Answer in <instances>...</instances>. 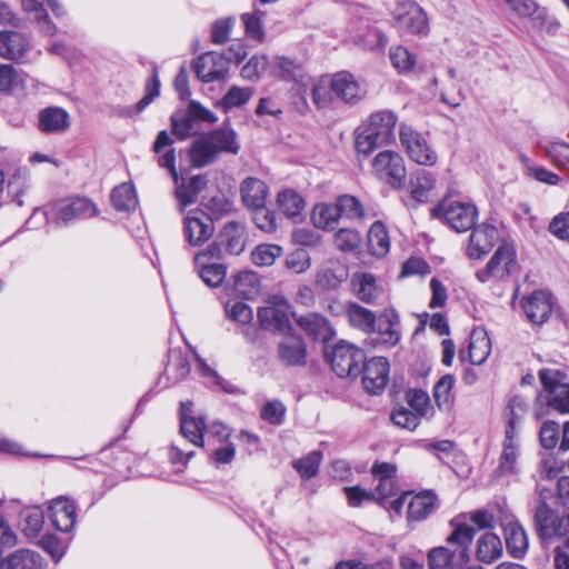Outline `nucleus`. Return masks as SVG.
I'll list each match as a JSON object with an SVG mask.
<instances>
[{
  "label": "nucleus",
  "mask_w": 569,
  "mask_h": 569,
  "mask_svg": "<svg viewBox=\"0 0 569 569\" xmlns=\"http://www.w3.org/2000/svg\"><path fill=\"white\" fill-rule=\"evenodd\" d=\"M453 531L447 541L455 549L438 547L429 552L430 569H465L469 561L468 547L471 543L475 530L458 519L451 521Z\"/></svg>",
  "instance_id": "obj_1"
},
{
  "label": "nucleus",
  "mask_w": 569,
  "mask_h": 569,
  "mask_svg": "<svg viewBox=\"0 0 569 569\" xmlns=\"http://www.w3.org/2000/svg\"><path fill=\"white\" fill-rule=\"evenodd\" d=\"M396 124L397 116L390 110L371 113L356 132L357 152L368 156L377 148L392 143Z\"/></svg>",
  "instance_id": "obj_2"
},
{
  "label": "nucleus",
  "mask_w": 569,
  "mask_h": 569,
  "mask_svg": "<svg viewBox=\"0 0 569 569\" xmlns=\"http://www.w3.org/2000/svg\"><path fill=\"white\" fill-rule=\"evenodd\" d=\"M246 228L242 223L227 222L219 231L217 238L207 248L197 252V260L201 261L206 256L223 259L226 254L238 256L246 248Z\"/></svg>",
  "instance_id": "obj_3"
},
{
  "label": "nucleus",
  "mask_w": 569,
  "mask_h": 569,
  "mask_svg": "<svg viewBox=\"0 0 569 569\" xmlns=\"http://www.w3.org/2000/svg\"><path fill=\"white\" fill-rule=\"evenodd\" d=\"M549 499H552L551 491L542 490L539 493L533 515L536 529L541 538L568 537L569 516L559 517L548 505Z\"/></svg>",
  "instance_id": "obj_4"
},
{
  "label": "nucleus",
  "mask_w": 569,
  "mask_h": 569,
  "mask_svg": "<svg viewBox=\"0 0 569 569\" xmlns=\"http://www.w3.org/2000/svg\"><path fill=\"white\" fill-rule=\"evenodd\" d=\"M399 140L409 159L420 166L432 167L438 161V153L426 136L411 126L401 123Z\"/></svg>",
  "instance_id": "obj_5"
},
{
  "label": "nucleus",
  "mask_w": 569,
  "mask_h": 569,
  "mask_svg": "<svg viewBox=\"0 0 569 569\" xmlns=\"http://www.w3.org/2000/svg\"><path fill=\"white\" fill-rule=\"evenodd\" d=\"M435 218H443L457 232L471 229L478 218L473 203L462 201H443L431 210Z\"/></svg>",
  "instance_id": "obj_6"
},
{
  "label": "nucleus",
  "mask_w": 569,
  "mask_h": 569,
  "mask_svg": "<svg viewBox=\"0 0 569 569\" xmlns=\"http://www.w3.org/2000/svg\"><path fill=\"white\" fill-rule=\"evenodd\" d=\"M371 168L375 176L390 187L399 189L403 186L407 170L400 153L391 150L381 151L372 159Z\"/></svg>",
  "instance_id": "obj_7"
},
{
  "label": "nucleus",
  "mask_w": 569,
  "mask_h": 569,
  "mask_svg": "<svg viewBox=\"0 0 569 569\" xmlns=\"http://www.w3.org/2000/svg\"><path fill=\"white\" fill-rule=\"evenodd\" d=\"M517 268V256L512 244L503 243L497 248L493 256L482 270L477 271L476 277L480 282L490 279L503 280Z\"/></svg>",
  "instance_id": "obj_8"
},
{
  "label": "nucleus",
  "mask_w": 569,
  "mask_h": 569,
  "mask_svg": "<svg viewBox=\"0 0 569 569\" xmlns=\"http://www.w3.org/2000/svg\"><path fill=\"white\" fill-rule=\"evenodd\" d=\"M291 306L282 297H271L266 306L258 310L260 327L267 330L286 333L290 329Z\"/></svg>",
  "instance_id": "obj_9"
},
{
  "label": "nucleus",
  "mask_w": 569,
  "mask_h": 569,
  "mask_svg": "<svg viewBox=\"0 0 569 569\" xmlns=\"http://www.w3.org/2000/svg\"><path fill=\"white\" fill-rule=\"evenodd\" d=\"M363 359L365 353L360 348L352 343L340 341L331 352L330 363L338 377L346 378L358 376Z\"/></svg>",
  "instance_id": "obj_10"
},
{
  "label": "nucleus",
  "mask_w": 569,
  "mask_h": 569,
  "mask_svg": "<svg viewBox=\"0 0 569 569\" xmlns=\"http://www.w3.org/2000/svg\"><path fill=\"white\" fill-rule=\"evenodd\" d=\"M395 27L407 34H426L428 18L421 7L415 2H402L393 11Z\"/></svg>",
  "instance_id": "obj_11"
},
{
  "label": "nucleus",
  "mask_w": 569,
  "mask_h": 569,
  "mask_svg": "<svg viewBox=\"0 0 569 569\" xmlns=\"http://www.w3.org/2000/svg\"><path fill=\"white\" fill-rule=\"evenodd\" d=\"M52 214L59 224L88 219L98 214L96 204L88 198L74 197L59 200L52 208Z\"/></svg>",
  "instance_id": "obj_12"
},
{
  "label": "nucleus",
  "mask_w": 569,
  "mask_h": 569,
  "mask_svg": "<svg viewBox=\"0 0 569 569\" xmlns=\"http://www.w3.org/2000/svg\"><path fill=\"white\" fill-rule=\"evenodd\" d=\"M521 471V460L517 430L511 420L506 428V436L498 467L495 471L497 477H516Z\"/></svg>",
  "instance_id": "obj_13"
},
{
  "label": "nucleus",
  "mask_w": 569,
  "mask_h": 569,
  "mask_svg": "<svg viewBox=\"0 0 569 569\" xmlns=\"http://www.w3.org/2000/svg\"><path fill=\"white\" fill-rule=\"evenodd\" d=\"M540 380L548 391V403L561 413L569 412V385L562 382V375L558 370L545 369L540 371Z\"/></svg>",
  "instance_id": "obj_14"
},
{
  "label": "nucleus",
  "mask_w": 569,
  "mask_h": 569,
  "mask_svg": "<svg viewBox=\"0 0 569 569\" xmlns=\"http://www.w3.org/2000/svg\"><path fill=\"white\" fill-rule=\"evenodd\" d=\"M184 236L193 247H200L208 241L214 231L211 218L202 210L188 212L183 220Z\"/></svg>",
  "instance_id": "obj_15"
},
{
  "label": "nucleus",
  "mask_w": 569,
  "mask_h": 569,
  "mask_svg": "<svg viewBox=\"0 0 569 569\" xmlns=\"http://www.w3.org/2000/svg\"><path fill=\"white\" fill-rule=\"evenodd\" d=\"M335 96L348 104H356L367 94L366 83L358 80L348 71H340L332 76Z\"/></svg>",
  "instance_id": "obj_16"
},
{
  "label": "nucleus",
  "mask_w": 569,
  "mask_h": 569,
  "mask_svg": "<svg viewBox=\"0 0 569 569\" xmlns=\"http://www.w3.org/2000/svg\"><path fill=\"white\" fill-rule=\"evenodd\" d=\"M193 70L202 82L223 79L229 70V58L218 52H207L194 60Z\"/></svg>",
  "instance_id": "obj_17"
},
{
  "label": "nucleus",
  "mask_w": 569,
  "mask_h": 569,
  "mask_svg": "<svg viewBox=\"0 0 569 569\" xmlns=\"http://www.w3.org/2000/svg\"><path fill=\"white\" fill-rule=\"evenodd\" d=\"M396 472V466L388 462H376L371 468L373 480L378 482L375 491L371 492L373 500L379 501L381 506L397 493Z\"/></svg>",
  "instance_id": "obj_18"
},
{
  "label": "nucleus",
  "mask_w": 569,
  "mask_h": 569,
  "mask_svg": "<svg viewBox=\"0 0 569 569\" xmlns=\"http://www.w3.org/2000/svg\"><path fill=\"white\" fill-rule=\"evenodd\" d=\"M362 383L371 395H379L389 380V362L385 357H373L363 363Z\"/></svg>",
  "instance_id": "obj_19"
},
{
  "label": "nucleus",
  "mask_w": 569,
  "mask_h": 569,
  "mask_svg": "<svg viewBox=\"0 0 569 569\" xmlns=\"http://www.w3.org/2000/svg\"><path fill=\"white\" fill-rule=\"evenodd\" d=\"M499 238L497 228L492 224L482 223L476 227L471 234L467 254L471 259H480L486 256L496 244Z\"/></svg>",
  "instance_id": "obj_20"
},
{
  "label": "nucleus",
  "mask_w": 569,
  "mask_h": 569,
  "mask_svg": "<svg viewBox=\"0 0 569 569\" xmlns=\"http://www.w3.org/2000/svg\"><path fill=\"white\" fill-rule=\"evenodd\" d=\"M522 308L529 321L541 326L552 312L550 295L542 290H536L522 300Z\"/></svg>",
  "instance_id": "obj_21"
},
{
  "label": "nucleus",
  "mask_w": 569,
  "mask_h": 569,
  "mask_svg": "<svg viewBox=\"0 0 569 569\" xmlns=\"http://www.w3.org/2000/svg\"><path fill=\"white\" fill-rule=\"evenodd\" d=\"M49 518L57 530L70 532L77 520L73 502L66 497L52 499L49 503Z\"/></svg>",
  "instance_id": "obj_22"
},
{
  "label": "nucleus",
  "mask_w": 569,
  "mask_h": 569,
  "mask_svg": "<svg viewBox=\"0 0 569 569\" xmlns=\"http://www.w3.org/2000/svg\"><path fill=\"white\" fill-rule=\"evenodd\" d=\"M377 322V342L388 348L397 346L401 339L398 312L393 308H387L379 315Z\"/></svg>",
  "instance_id": "obj_23"
},
{
  "label": "nucleus",
  "mask_w": 569,
  "mask_h": 569,
  "mask_svg": "<svg viewBox=\"0 0 569 569\" xmlns=\"http://www.w3.org/2000/svg\"><path fill=\"white\" fill-rule=\"evenodd\" d=\"M270 74L284 81L305 84L306 71L296 59L279 56L271 59Z\"/></svg>",
  "instance_id": "obj_24"
},
{
  "label": "nucleus",
  "mask_w": 569,
  "mask_h": 569,
  "mask_svg": "<svg viewBox=\"0 0 569 569\" xmlns=\"http://www.w3.org/2000/svg\"><path fill=\"white\" fill-rule=\"evenodd\" d=\"M353 295L366 303L375 302L382 295V287L376 277L367 272H356L351 277Z\"/></svg>",
  "instance_id": "obj_25"
},
{
  "label": "nucleus",
  "mask_w": 569,
  "mask_h": 569,
  "mask_svg": "<svg viewBox=\"0 0 569 569\" xmlns=\"http://www.w3.org/2000/svg\"><path fill=\"white\" fill-rule=\"evenodd\" d=\"M46 560L30 549H18L0 561V569H46Z\"/></svg>",
  "instance_id": "obj_26"
},
{
  "label": "nucleus",
  "mask_w": 569,
  "mask_h": 569,
  "mask_svg": "<svg viewBox=\"0 0 569 569\" xmlns=\"http://www.w3.org/2000/svg\"><path fill=\"white\" fill-rule=\"evenodd\" d=\"M296 322L306 333L321 341H328L336 335L329 321L316 312L299 316Z\"/></svg>",
  "instance_id": "obj_27"
},
{
  "label": "nucleus",
  "mask_w": 569,
  "mask_h": 569,
  "mask_svg": "<svg viewBox=\"0 0 569 569\" xmlns=\"http://www.w3.org/2000/svg\"><path fill=\"white\" fill-rule=\"evenodd\" d=\"M280 361L286 366H302L306 363V346L301 337L287 335L279 345Z\"/></svg>",
  "instance_id": "obj_28"
},
{
  "label": "nucleus",
  "mask_w": 569,
  "mask_h": 569,
  "mask_svg": "<svg viewBox=\"0 0 569 569\" xmlns=\"http://www.w3.org/2000/svg\"><path fill=\"white\" fill-rule=\"evenodd\" d=\"M241 199L244 206L252 210L264 208L268 198V187L258 178H247L240 187Z\"/></svg>",
  "instance_id": "obj_29"
},
{
  "label": "nucleus",
  "mask_w": 569,
  "mask_h": 569,
  "mask_svg": "<svg viewBox=\"0 0 569 569\" xmlns=\"http://www.w3.org/2000/svg\"><path fill=\"white\" fill-rule=\"evenodd\" d=\"M278 209L293 222H300L303 219L306 202L302 196L293 189H283L277 196Z\"/></svg>",
  "instance_id": "obj_30"
},
{
  "label": "nucleus",
  "mask_w": 569,
  "mask_h": 569,
  "mask_svg": "<svg viewBox=\"0 0 569 569\" xmlns=\"http://www.w3.org/2000/svg\"><path fill=\"white\" fill-rule=\"evenodd\" d=\"M505 540L511 557L522 559L529 548V539L525 528L518 521L505 525Z\"/></svg>",
  "instance_id": "obj_31"
},
{
  "label": "nucleus",
  "mask_w": 569,
  "mask_h": 569,
  "mask_svg": "<svg viewBox=\"0 0 569 569\" xmlns=\"http://www.w3.org/2000/svg\"><path fill=\"white\" fill-rule=\"evenodd\" d=\"M436 497L430 491L420 492L408 499L407 521L419 522L425 520L435 510Z\"/></svg>",
  "instance_id": "obj_32"
},
{
  "label": "nucleus",
  "mask_w": 569,
  "mask_h": 569,
  "mask_svg": "<svg viewBox=\"0 0 569 569\" xmlns=\"http://www.w3.org/2000/svg\"><path fill=\"white\" fill-rule=\"evenodd\" d=\"M29 49L26 37L16 31L0 32V56L4 59L19 60Z\"/></svg>",
  "instance_id": "obj_33"
},
{
  "label": "nucleus",
  "mask_w": 569,
  "mask_h": 569,
  "mask_svg": "<svg viewBox=\"0 0 569 569\" xmlns=\"http://www.w3.org/2000/svg\"><path fill=\"white\" fill-rule=\"evenodd\" d=\"M346 317L352 328L365 333H371L376 330L377 316L375 312L356 302H349L346 306Z\"/></svg>",
  "instance_id": "obj_34"
},
{
  "label": "nucleus",
  "mask_w": 569,
  "mask_h": 569,
  "mask_svg": "<svg viewBox=\"0 0 569 569\" xmlns=\"http://www.w3.org/2000/svg\"><path fill=\"white\" fill-rule=\"evenodd\" d=\"M217 257L206 256L201 261L197 260V253L193 257L194 266L198 269L199 277L209 287L216 288L222 283L227 274V268L222 263H211Z\"/></svg>",
  "instance_id": "obj_35"
},
{
  "label": "nucleus",
  "mask_w": 569,
  "mask_h": 569,
  "mask_svg": "<svg viewBox=\"0 0 569 569\" xmlns=\"http://www.w3.org/2000/svg\"><path fill=\"white\" fill-rule=\"evenodd\" d=\"M491 352V340L486 330L473 329L468 347L469 360L472 365H482Z\"/></svg>",
  "instance_id": "obj_36"
},
{
  "label": "nucleus",
  "mask_w": 569,
  "mask_h": 569,
  "mask_svg": "<svg viewBox=\"0 0 569 569\" xmlns=\"http://www.w3.org/2000/svg\"><path fill=\"white\" fill-rule=\"evenodd\" d=\"M190 160L197 168L206 167L218 159V153L206 133L199 136L191 144Z\"/></svg>",
  "instance_id": "obj_37"
},
{
  "label": "nucleus",
  "mask_w": 569,
  "mask_h": 569,
  "mask_svg": "<svg viewBox=\"0 0 569 569\" xmlns=\"http://www.w3.org/2000/svg\"><path fill=\"white\" fill-rule=\"evenodd\" d=\"M502 542L498 535L486 532L477 540L476 556L479 561L491 563L502 555Z\"/></svg>",
  "instance_id": "obj_38"
},
{
  "label": "nucleus",
  "mask_w": 569,
  "mask_h": 569,
  "mask_svg": "<svg viewBox=\"0 0 569 569\" xmlns=\"http://www.w3.org/2000/svg\"><path fill=\"white\" fill-rule=\"evenodd\" d=\"M206 134L213 144L218 156L220 153L237 154L240 150L237 133L231 128H218Z\"/></svg>",
  "instance_id": "obj_39"
},
{
  "label": "nucleus",
  "mask_w": 569,
  "mask_h": 569,
  "mask_svg": "<svg viewBox=\"0 0 569 569\" xmlns=\"http://www.w3.org/2000/svg\"><path fill=\"white\" fill-rule=\"evenodd\" d=\"M39 126L43 132H61L69 127V116L61 108H47L39 116Z\"/></svg>",
  "instance_id": "obj_40"
},
{
  "label": "nucleus",
  "mask_w": 569,
  "mask_h": 569,
  "mask_svg": "<svg viewBox=\"0 0 569 569\" xmlns=\"http://www.w3.org/2000/svg\"><path fill=\"white\" fill-rule=\"evenodd\" d=\"M368 247L371 254L385 257L390 250V238L386 226L381 221L371 224L368 231Z\"/></svg>",
  "instance_id": "obj_41"
},
{
  "label": "nucleus",
  "mask_w": 569,
  "mask_h": 569,
  "mask_svg": "<svg viewBox=\"0 0 569 569\" xmlns=\"http://www.w3.org/2000/svg\"><path fill=\"white\" fill-rule=\"evenodd\" d=\"M339 218L337 202L335 204L320 202L311 211V221L318 229L332 230Z\"/></svg>",
  "instance_id": "obj_42"
},
{
  "label": "nucleus",
  "mask_w": 569,
  "mask_h": 569,
  "mask_svg": "<svg viewBox=\"0 0 569 569\" xmlns=\"http://www.w3.org/2000/svg\"><path fill=\"white\" fill-rule=\"evenodd\" d=\"M233 289L246 299L256 297L260 291V281L253 271H241L234 277Z\"/></svg>",
  "instance_id": "obj_43"
},
{
  "label": "nucleus",
  "mask_w": 569,
  "mask_h": 569,
  "mask_svg": "<svg viewBox=\"0 0 569 569\" xmlns=\"http://www.w3.org/2000/svg\"><path fill=\"white\" fill-rule=\"evenodd\" d=\"M336 202L340 217L349 220H363L367 217L362 202L355 196L342 194Z\"/></svg>",
  "instance_id": "obj_44"
},
{
  "label": "nucleus",
  "mask_w": 569,
  "mask_h": 569,
  "mask_svg": "<svg viewBox=\"0 0 569 569\" xmlns=\"http://www.w3.org/2000/svg\"><path fill=\"white\" fill-rule=\"evenodd\" d=\"M311 97L313 103L318 108H326L331 104L336 98L332 86V76L321 77L316 80L311 87Z\"/></svg>",
  "instance_id": "obj_45"
},
{
  "label": "nucleus",
  "mask_w": 569,
  "mask_h": 569,
  "mask_svg": "<svg viewBox=\"0 0 569 569\" xmlns=\"http://www.w3.org/2000/svg\"><path fill=\"white\" fill-rule=\"evenodd\" d=\"M353 43L365 50H382L388 44V37L378 28H369L365 33L357 34L352 39Z\"/></svg>",
  "instance_id": "obj_46"
},
{
  "label": "nucleus",
  "mask_w": 569,
  "mask_h": 569,
  "mask_svg": "<svg viewBox=\"0 0 569 569\" xmlns=\"http://www.w3.org/2000/svg\"><path fill=\"white\" fill-rule=\"evenodd\" d=\"M111 201L117 210H131L137 206V194L132 184L122 183L116 187L111 193Z\"/></svg>",
  "instance_id": "obj_47"
},
{
  "label": "nucleus",
  "mask_w": 569,
  "mask_h": 569,
  "mask_svg": "<svg viewBox=\"0 0 569 569\" xmlns=\"http://www.w3.org/2000/svg\"><path fill=\"white\" fill-rule=\"evenodd\" d=\"M410 410L420 418H430L433 416V407L430 403L428 393L423 390H409L406 393Z\"/></svg>",
  "instance_id": "obj_48"
},
{
  "label": "nucleus",
  "mask_w": 569,
  "mask_h": 569,
  "mask_svg": "<svg viewBox=\"0 0 569 569\" xmlns=\"http://www.w3.org/2000/svg\"><path fill=\"white\" fill-rule=\"evenodd\" d=\"M435 176L425 170H420L416 173L415 179L411 181V196L418 202L427 200L429 192L435 187Z\"/></svg>",
  "instance_id": "obj_49"
},
{
  "label": "nucleus",
  "mask_w": 569,
  "mask_h": 569,
  "mask_svg": "<svg viewBox=\"0 0 569 569\" xmlns=\"http://www.w3.org/2000/svg\"><path fill=\"white\" fill-rule=\"evenodd\" d=\"M21 4L23 10L38 21L42 31L48 34L56 33V26L49 20L48 13L39 0H22Z\"/></svg>",
  "instance_id": "obj_50"
},
{
  "label": "nucleus",
  "mask_w": 569,
  "mask_h": 569,
  "mask_svg": "<svg viewBox=\"0 0 569 569\" xmlns=\"http://www.w3.org/2000/svg\"><path fill=\"white\" fill-rule=\"evenodd\" d=\"M206 428L204 420L199 418H182L180 423L181 433L191 443L202 447L203 446V430Z\"/></svg>",
  "instance_id": "obj_51"
},
{
  "label": "nucleus",
  "mask_w": 569,
  "mask_h": 569,
  "mask_svg": "<svg viewBox=\"0 0 569 569\" xmlns=\"http://www.w3.org/2000/svg\"><path fill=\"white\" fill-rule=\"evenodd\" d=\"M389 58L393 68L400 73L411 71L417 61L416 56L403 46L392 47Z\"/></svg>",
  "instance_id": "obj_52"
},
{
  "label": "nucleus",
  "mask_w": 569,
  "mask_h": 569,
  "mask_svg": "<svg viewBox=\"0 0 569 569\" xmlns=\"http://www.w3.org/2000/svg\"><path fill=\"white\" fill-rule=\"evenodd\" d=\"M282 248L278 244L264 243L258 246L251 252L252 262L260 267L272 266L277 258L282 254Z\"/></svg>",
  "instance_id": "obj_53"
},
{
  "label": "nucleus",
  "mask_w": 569,
  "mask_h": 569,
  "mask_svg": "<svg viewBox=\"0 0 569 569\" xmlns=\"http://www.w3.org/2000/svg\"><path fill=\"white\" fill-rule=\"evenodd\" d=\"M322 459L320 451H312L308 456L293 461V468L303 479H310L318 473Z\"/></svg>",
  "instance_id": "obj_54"
},
{
  "label": "nucleus",
  "mask_w": 569,
  "mask_h": 569,
  "mask_svg": "<svg viewBox=\"0 0 569 569\" xmlns=\"http://www.w3.org/2000/svg\"><path fill=\"white\" fill-rule=\"evenodd\" d=\"M455 378L452 375H445L435 386L433 397L439 408H450L452 403V387Z\"/></svg>",
  "instance_id": "obj_55"
},
{
  "label": "nucleus",
  "mask_w": 569,
  "mask_h": 569,
  "mask_svg": "<svg viewBox=\"0 0 569 569\" xmlns=\"http://www.w3.org/2000/svg\"><path fill=\"white\" fill-rule=\"evenodd\" d=\"M545 152L556 166H569V143L561 140L551 141L545 147Z\"/></svg>",
  "instance_id": "obj_56"
},
{
  "label": "nucleus",
  "mask_w": 569,
  "mask_h": 569,
  "mask_svg": "<svg viewBox=\"0 0 569 569\" xmlns=\"http://www.w3.org/2000/svg\"><path fill=\"white\" fill-rule=\"evenodd\" d=\"M335 244L341 251H353L360 247L361 236L353 229L343 228L335 234Z\"/></svg>",
  "instance_id": "obj_57"
},
{
  "label": "nucleus",
  "mask_w": 569,
  "mask_h": 569,
  "mask_svg": "<svg viewBox=\"0 0 569 569\" xmlns=\"http://www.w3.org/2000/svg\"><path fill=\"white\" fill-rule=\"evenodd\" d=\"M224 309L228 318L239 323H249L253 318L252 309L242 301L230 300Z\"/></svg>",
  "instance_id": "obj_58"
},
{
  "label": "nucleus",
  "mask_w": 569,
  "mask_h": 569,
  "mask_svg": "<svg viewBox=\"0 0 569 569\" xmlns=\"http://www.w3.org/2000/svg\"><path fill=\"white\" fill-rule=\"evenodd\" d=\"M270 64L271 60H269L267 56H253L243 66L241 74L243 78L252 80L254 78H258L266 70L270 71Z\"/></svg>",
  "instance_id": "obj_59"
},
{
  "label": "nucleus",
  "mask_w": 569,
  "mask_h": 569,
  "mask_svg": "<svg viewBox=\"0 0 569 569\" xmlns=\"http://www.w3.org/2000/svg\"><path fill=\"white\" fill-rule=\"evenodd\" d=\"M251 97L252 90L250 88L232 87L222 98L220 104L224 109L241 107L247 103Z\"/></svg>",
  "instance_id": "obj_60"
},
{
  "label": "nucleus",
  "mask_w": 569,
  "mask_h": 569,
  "mask_svg": "<svg viewBox=\"0 0 569 569\" xmlns=\"http://www.w3.org/2000/svg\"><path fill=\"white\" fill-rule=\"evenodd\" d=\"M391 420L401 428L413 430L420 425L421 418L406 407H398L393 409Z\"/></svg>",
  "instance_id": "obj_61"
},
{
  "label": "nucleus",
  "mask_w": 569,
  "mask_h": 569,
  "mask_svg": "<svg viewBox=\"0 0 569 569\" xmlns=\"http://www.w3.org/2000/svg\"><path fill=\"white\" fill-rule=\"evenodd\" d=\"M39 546L46 550L54 561H59L66 553L67 543L54 535H44Z\"/></svg>",
  "instance_id": "obj_62"
},
{
  "label": "nucleus",
  "mask_w": 569,
  "mask_h": 569,
  "mask_svg": "<svg viewBox=\"0 0 569 569\" xmlns=\"http://www.w3.org/2000/svg\"><path fill=\"white\" fill-rule=\"evenodd\" d=\"M310 256L303 249L295 250L286 258V267L295 273L305 272L310 268Z\"/></svg>",
  "instance_id": "obj_63"
},
{
  "label": "nucleus",
  "mask_w": 569,
  "mask_h": 569,
  "mask_svg": "<svg viewBox=\"0 0 569 569\" xmlns=\"http://www.w3.org/2000/svg\"><path fill=\"white\" fill-rule=\"evenodd\" d=\"M549 231L556 237L569 241V212L556 216L549 224Z\"/></svg>",
  "instance_id": "obj_64"
}]
</instances>
